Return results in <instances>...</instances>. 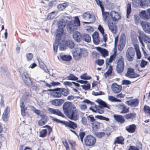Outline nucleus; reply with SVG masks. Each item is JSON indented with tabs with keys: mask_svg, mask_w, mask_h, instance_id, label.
Listing matches in <instances>:
<instances>
[{
	"mask_svg": "<svg viewBox=\"0 0 150 150\" xmlns=\"http://www.w3.org/2000/svg\"><path fill=\"white\" fill-rule=\"evenodd\" d=\"M118 108L119 109L121 110L120 113H127L129 112V108L124 103L119 104L118 105Z\"/></svg>",
	"mask_w": 150,
	"mask_h": 150,
	"instance_id": "5701e85b",
	"label": "nucleus"
},
{
	"mask_svg": "<svg viewBox=\"0 0 150 150\" xmlns=\"http://www.w3.org/2000/svg\"><path fill=\"white\" fill-rule=\"evenodd\" d=\"M139 103V99L138 98H135L127 101L126 103L131 107L134 108L138 105Z\"/></svg>",
	"mask_w": 150,
	"mask_h": 150,
	"instance_id": "aec40b11",
	"label": "nucleus"
},
{
	"mask_svg": "<svg viewBox=\"0 0 150 150\" xmlns=\"http://www.w3.org/2000/svg\"><path fill=\"white\" fill-rule=\"evenodd\" d=\"M132 1L137 4H139L141 6H148L150 4V0H132Z\"/></svg>",
	"mask_w": 150,
	"mask_h": 150,
	"instance_id": "393cba45",
	"label": "nucleus"
},
{
	"mask_svg": "<svg viewBox=\"0 0 150 150\" xmlns=\"http://www.w3.org/2000/svg\"><path fill=\"white\" fill-rule=\"evenodd\" d=\"M113 117L117 122L121 124L123 123L125 121V118L122 115L115 114L113 115Z\"/></svg>",
	"mask_w": 150,
	"mask_h": 150,
	"instance_id": "473e14b6",
	"label": "nucleus"
},
{
	"mask_svg": "<svg viewBox=\"0 0 150 150\" xmlns=\"http://www.w3.org/2000/svg\"><path fill=\"white\" fill-rule=\"evenodd\" d=\"M135 56V52L132 47H129L126 53V57L127 60L129 62L132 61Z\"/></svg>",
	"mask_w": 150,
	"mask_h": 150,
	"instance_id": "f8f14e48",
	"label": "nucleus"
},
{
	"mask_svg": "<svg viewBox=\"0 0 150 150\" xmlns=\"http://www.w3.org/2000/svg\"><path fill=\"white\" fill-rule=\"evenodd\" d=\"M82 39L87 42H90L91 41L90 36L87 34H84L82 35Z\"/></svg>",
	"mask_w": 150,
	"mask_h": 150,
	"instance_id": "37998d69",
	"label": "nucleus"
},
{
	"mask_svg": "<svg viewBox=\"0 0 150 150\" xmlns=\"http://www.w3.org/2000/svg\"><path fill=\"white\" fill-rule=\"evenodd\" d=\"M108 100L111 102H121L122 100H121L118 99L113 96H109L108 97Z\"/></svg>",
	"mask_w": 150,
	"mask_h": 150,
	"instance_id": "09e8293b",
	"label": "nucleus"
},
{
	"mask_svg": "<svg viewBox=\"0 0 150 150\" xmlns=\"http://www.w3.org/2000/svg\"><path fill=\"white\" fill-rule=\"evenodd\" d=\"M126 37L125 34H122L120 38V42L118 46L119 51H122L125 47V44Z\"/></svg>",
	"mask_w": 150,
	"mask_h": 150,
	"instance_id": "2eb2a0df",
	"label": "nucleus"
},
{
	"mask_svg": "<svg viewBox=\"0 0 150 150\" xmlns=\"http://www.w3.org/2000/svg\"><path fill=\"white\" fill-rule=\"evenodd\" d=\"M104 20L107 21L108 26L109 29L113 34L116 33L117 31V26L109 18V16L110 13L108 12L104 11V8L103 11H102Z\"/></svg>",
	"mask_w": 150,
	"mask_h": 150,
	"instance_id": "f257e3e1",
	"label": "nucleus"
},
{
	"mask_svg": "<svg viewBox=\"0 0 150 150\" xmlns=\"http://www.w3.org/2000/svg\"><path fill=\"white\" fill-rule=\"evenodd\" d=\"M21 114L22 116H25L26 115L25 110L27 109V108L25 106L23 102H22L21 105Z\"/></svg>",
	"mask_w": 150,
	"mask_h": 150,
	"instance_id": "ea45409f",
	"label": "nucleus"
},
{
	"mask_svg": "<svg viewBox=\"0 0 150 150\" xmlns=\"http://www.w3.org/2000/svg\"><path fill=\"white\" fill-rule=\"evenodd\" d=\"M41 116V119L39 120L38 124L39 126H43L47 122V117L45 115H42Z\"/></svg>",
	"mask_w": 150,
	"mask_h": 150,
	"instance_id": "c756f323",
	"label": "nucleus"
},
{
	"mask_svg": "<svg viewBox=\"0 0 150 150\" xmlns=\"http://www.w3.org/2000/svg\"><path fill=\"white\" fill-rule=\"evenodd\" d=\"M68 142L71 146V149L73 150L76 149L75 147L76 146V142L72 140H68Z\"/></svg>",
	"mask_w": 150,
	"mask_h": 150,
	"instance_id": "c03bdc74",
	"label": "nucleus"
},
{
	"mask_svg": "<svg viewBox=\"0 0 150 150\" xmlns=\"http://www.w3.org/2000/svg\"><path fill=\"white\" fill-rule=\"evenodd\" d=\"M141 24L143 30L146 33L150 34V23L146 21H142Z\"/></svg>",
	"mask_w": 150,
	"mask_h": 150,
	"instance_id": "6ab92c4d",
	"label": "nucleus"
},
{
	"mask_svg": "<svg viewBox=\"0 0 150 150\" xmlns=\"http://www.w3.org/2000/svg\"><path fill=\"white\" fill-rule=\"evenodd\" d=\"M134 48L136 51L137 58L138 59H139L141 58L142 56L141 53L139 50V46L137 45H135Z\"/></svg>",
	"mask_w": 150,
	"mask_h": 150,
	"instance_id": "a19ab883",
	"label": "nucleus"
},
{
	"mask_svg": "<svg viewBox=\"0 0 150 150\" xmlns=\"http://www.w3.org/2000/svg\"><path fill=\"white\" fill-rule=\"evenodd\" d=\"M26 56L28 61H30L32 60L33 57V54L31 53L26 54Z\"/></svg>",
	"mask_w": 150,
	"mask_h": 150,
	"instance_id": "bf43d9fd",
	"label": "nucleus"
},
{
	"mask_svg": "<svg viewBox=\"0 0 150 150\" xmlns=\"http://www.w3.org/2000/svg\"><path fill=\"white\" fill-rule=\"evenodd\" d=\"M72 37L74 40L78 42L81 41L82 38V36L80 33L77 31L73 33Z\"/></svg>",
	"mask_w": 150,
	"mask_h": 150,
	"instance_id": "bb28decb",
	"label": "nucleus"
},
{
	"mask_svg": "<svg viewBox=\"0 0 150 150\" xmlns=\"http://www.w3.org/2000/svg\"><path fill=\"white\" fill-rule=\"evenodd\" d=\"M125 75L130 78H134L139 76V74L135 73L134 69H133L130 67L128 68Z\"/></svg>",
	"mask_w": 150,
	"mask_h": 150,
	"instance_id": "dca6fc26",
	"label": "nucleus"
},
{
	"mask_svg": "<svg viewBox=\"0 0 150 150\" xmlns=\"http://www.w3.org/2000/svg\"><path fill=\"white\" fill-rule=\"evenodd\" d=\"M80 25V21L78 17H75L74 20L69 22L67 25V29L69 33H73L76 31Z\"/></svg>",
	"mask_w": 150,
	"mask_h": 150,
	"instance_id": "f03ea898",
	"label": "nucleus"
},
{
	"mask_svg": "<svg viewBox=\"0 0 150 150\" xmlns=\"http://www.w3.org/2000/svg\"><path fill=\"white\" fill-rule=\"evenodd\" d=\"M3 131V129L2 124V123H0V137L1 139L2 138L4 137V134H2Z\"/></svg>",
	"mask_w": 150,
	"mask_h": 150,
	"instance_id": "69168bd1",
	"label": "nucleus"
},
{
	"mask_svg": "<svg viewBox=\"0 0 150 150\" xmlns=\"http://www.w3.org/2000/svg\"><path fill=\"white\" fill-rule=\"evenodd\" d=\"M97 5L99 6L101 9V11H103L104 8L103 2L100 0H95Z\"/></svg>",
	"mask_w": 150,
	"mask_h": 150,
	"instance_id": "603ef678",
	"label": "nucleus"
},
{
	"mask_svg": "<svg viewBox=\"0 0 150 150\" xmlns=\"http://www.w3.org/2000/svg\"><path fill=\"white\" fill-rule=\"evenodd\" d=\"M22 77L25 83L28 86H30L32 83L30 78L29 77V74L27 72H24Z\"/></svg>",
	"mask_w": 150,
	"mask_h": 150,
	"instance_id": "a211bd4d",
	"label": "nucleus"
},
{
	"mask_svg": "<svg viewBox=\"0 0 150 150\" xmlns=\"http://www.w3.org/2000/svg\"><path fill=\"white\" fill-rule=\"evenodd\" d=\"M9 115L2 114V118L3 121L6 122L8 120Z\"/></svg>",
	"mask_w": 150,
	"mask_h": 150,
	"instance_id": "e2e57ef3",
	"label": "nucleus"
},
{
	"mask_svg": "<svg viewBox=\"0 0 150 150\" xmlns=\"http://www.w3.org/2000/svg\"><path fill=\"white\" fill-rule=\"evenodd\" d=\"M48 110L51 114L56 115L62 117H64L63 114L58 109H56L50 108H48Z\"/></svg>",
	"mask_w": 150,
	"mask_h": 150,
	"instance_id": "b1692460",
	"label": "nucleus"
},
{
	"mask_svg": "<svg viewBox=\"0 0 150 150\" xmlns=\"http://www.w3.org/2000/svg\"><path fill=\"white\" fill-rule=\"evenodd\" d=\"M127 18L129 17V16L131 12V4L130 2H128L127 6Z\"/></svg>",
	"mask_w": 150,
	"mask_h": 150,
	"instance_id": "de8ad7c7",
	"label": "nucleus"
},
{
	"mask_svg": "<svg viewBox=\"0 0 150 150\" xmlns=\"http://www.w3.org/2000/svg\"><path fill=\"white\" fill-rule=\"evenodd\" d=\"M95 118L100 120H103L107 121H108L109 120V118L105 117L102 115H96L95 116Z\"/></svg>",
	"mask_w": 150,
	"mask_h": 150,
	"instance_id": "5fc2aeb1",
	"label": "nucleus"
},
{
	"mask_svg": "<svg viewBox=\"0 0 150 150\" xmlns=\"http://www.w3.org/2000/svg\"><path fill=\"white\" fill-rule=\"evenodd\" d=\"M112 68L111 66H110L109 69H108L107 71L104 74L105 76L107 77L109 75H111L112 73Z\"/></svg>",
	"mask_w": 150,
	"mask_h": 150,
	"instance_id": "864d4df0",
	"label": "nucleus"
},
{
	"mask_svg": "<svg viewBox=\"0 0 150 150\" xmlns=\"http://www.w3.org/2000/svg\"><path fill=\"white\" fill-rule=\"evenodd\" d=\"M64 101L63 99H55L51 101V103L55 106H60L64 103Z\"/></svg>",
	"mask_w": 150,
	"mask_h": 150,
	"instance_id": "f704fd0d",
	"label": "nucleus"
},
{
	"mask_svg": "<svg viewBox=\"0 0 150 150\" xmlns=\"http://www.w3.org/2000/svg\"><path fill=\"white\" fill-rule=\"evenodd\" d=\"M91 16V14L88 12L85 13L83 15V17L85 20L90 18Z\"/></svg>",
	"mask_w": 150,
	"mask_h": 150,
	"instance_id": "6e6d98bb",
	"label": "nucleus"
},
{
	"mask_svg": "<svg viewBox=\"0 0 150 150\" xmlns=\"http://www.w3.org/2000/svg\"><path fill=\"white\" fill-rule=\"evenodd\" d=\"M65 115L69 119L74 121L77 120L79 118V112L75 107L73 108Z\"/></svg>",
	"mask_w": 150,
	"mask_h": 150,
	"instance_id": "423d86ee",
	"label": "nucleus"
},
{
	"mask_svg": "<svg viewBox=\"0 0 150 150\" xmlns=\"http://www.w3.org/2000/svg\"><path fill=\"white\" fill-rule=\"evenodd\" d=\"M84 140V144L86 146L91 147L95 146L96 139L92 135H88L85 137Z\"/></svg>",
	"mask_w": 150,
	"mask_h": 150,
	"instance_id": "39448f33",
	"label": "nucleus"
},
{
	"mask_svg": "<svg viewBox=\"0 0 150 150\" xmlns=\"http://www.w3.org/2000/svg\"><path fill=\"white\" fill-rule=\"evenodd\" d=\"M68 4L65 3H63L59 4L57 8L59 11H62L67 6Z\"/></svg>",
	"mask_w": 150,
	"mask_h": 150,
	"instance_id": "8fccbe9b",
	"label": "nucleus"
},
{
	"mask_svg": "<svg viewBox=\"0 0 150 150\" xmlns=\"http://www.w3.org/2000/svg\"><path fill=\"white\" fill-rule=\"evenodd\" d=\"M58 11H54L49 13L47 16L46 19L47 20H52L57 15Z\"/></svg>",
	"mask_w": 150,
	"mask_h": 150,
	"instance_id": "c9c22d12",
	"label": "nucleus"
},
{
	"mask_svg": "<svg viewBox=\"0 0 150 150\" xmlns=\"http://www.w3.org/2000/svg\"><path fill=\"white\" fill-rule=\"evenodd\" d=\"M147 63L148 62H147L144 60H142L140 66L141 67L144 68L147 64Z\"/></svg>",
	"mask_w": 150,
	"mask_h": 150,
	"instance_id": "774afa93",
	"label": "nucleus"
},
{
	"mask_svg": "<svg viewBox=\"0 0 150 150\" xmlns=\"http://www.w3.org/2000/svg\"><path fill=\"white\" fill-rule=\"evenodd\" d=\"M125 143V138L122 136L117 137L115 138L113 144L123 145Z\"/></svg>",
	"mask_w": 150,
	"mask_h": 150,
	"instance_id": "c85d7f7f",
	"label": "nucleus"
},
{
	"mask_svg": "<svg viewBox=\"0 0 150 150\" xmlns=\"http://www.w3.org/2000/svg\"><path fill=\"white\" fill-rule=\"evenodd\" d=\"M110 16L112 20L114 21H117L121 18L120 15L115 11H112L110 12Z\"/></svg>",
	"mask_w": 150,
	"mask_h": 150,
	"instance_id": "f3484780",
	"label": "nucleus"
},
{
	"mask_svg": "<svg viewBox=\"0 0 150 150\" xmlns=\"http://www.w3.org/2000/svg\"><path fill=\"white\" fill-rule=\"evenodd\" d=\"M117 55V52H114L112 55H111L109 59L107 58L105 60V63L107 66L109 65V64L111 63L114 60Z\"/></svg>",
	"mask_w": 150,
	"mask_h": 150,
	"instance_id": "7c9ffc66",
	"label": "nucleus"
},
{
	"mask_svg": "<svg viewBox=\"0 0 150 150\" xmlns=\"http://www.w3.org/2000/svg\"><path fill=\"white\" fill-rule=\"evenodd\" d=\"M60 57L62 60L66 61H69L72 59L71 56L69 55H61Z\"/></svg>",
	"mask_w": 150,
	"mask_h": 150,
	"instance_id": "58836bf2",
	"label": "nucleus"
},
{
	"mask_svg": "<svg viewBox=\"0 0 150 150\" xmlns=\"http://www.w3.org/2000/svg\"><path fill=\"white\" fill-rule=\"evenodd\" d=\"M136 125L134 124L130 125L125 127L126 130L129 133H134L136 129Z\"/></svg>",
	"mask_w": 150,
	"mask_h": 150,
	"instance_id": "cd10ccee",
	"label": "nucleus"
},
{
	"mask_svg": "<svg viewBox=\"0 0 150 150\" xmlns=\"http://www.w3.org/2000/svg\"><path fill=\"white\" fill-rule=\"evenodd\" d=\"M60 88H57L54 89H48L47 91H51V95L55 98H59L61 97L62 95L61 92Z\"/></svg>",
	"mask_w": 150,
	"mask_h": 150,
	"instance_id": "4468645a",
	"label": "nucleus"
},
{
	"mask_svg": "<svg viewBox=\"0 0 150 150\" xmlns=\"http://www.w3.org/2000/svg\"><path fill=\"white\" fill-rule=\"evenodd\" d=\"M104 63V61L102 59H98L95 61V63L99 66L102 65Z\"/></svg>",
	"mask_w": 150,
	"mask_h": 150,
	"instance_id": "13d9d810",
	"label": "nucleus"
},
{
	"mask_svg": "<svg viewBox=\"0 0 150 150\" xmlns=\"http://www.w3.org/2000/svg\"><path fill=\"white\" fill-rule=\"evenodd\" d=\"M62 143L65 147L66 150H70L69 145L66 140L65 139L62 141Z\"/></svg>",
	"mask_w": 150,
	"mask_h": 150,
	"instance_id": "4d7b16f0",
	"label": "nucleus"
},
{
	"mask_svg": "<svg viewBox=\"0 0 150 150\" xmlns=\"http://www.w3.org/2000/svg\"><path fill=\"white\" fill-rule=\"evenodd\" d=\"M143 111L145 114H148L150 115V107L146 105H144L143 108Z\"/></svg>",
	"mask_w": 150,
	"mask_h": 150,
	"instance_id": "3c124183",
	"label": "nucleus"
},
{
	"mask_svg": "<svg viewBox=\"0 0 150 150\" xmlns=\"http://www.w3.org/2000/svg\"><path fill=\"white\" fill-rule=\"evenodd\" d=\"M96 135L98 138H101L104 137L105 135V134L104 132H102L97 133Z\"/></svg>",
	"mask_w": 150,
	"mask_h": 150,
	"instance_id": "0e129e2a",
	"label": "nucleus"
},
{
	"mask_svg": "<svg viewBox=\"0 0 150 150\" xmlns=\"http://www.w3.org/2000/svg\"><path fill=\"white\" fill-rule=\"evenodd\" d=\"M124 61L125 59L124 57L122 56H121L118 59L117 62L116 69L117 72L119 73H121L123 71Z\"/></svg>",
	"mask_w": 150,
	"mask_h": 150,
	"instance_id": "9d476101",
	"label": "nucleus"
},
{
	"mask_svg": "<svg viewBox=\"0 0 150 150\" xmlns=\"http://www.w3.org/2000/svg\"><path fill=\"white\" fill-rule=\"evenodd\" d=\"M66 79L67 80L72 81H76L78 79L77 77H76L73 74H70L68 76H67Z\"/></svg>",
	"mask_w": 150,
	"mask_h": 150,
	"instance_id": "49530a36",
	"label": "nucleus"
},
{
	"mask_svg": "<svg viewBox=\"0 0 150 150\" xmlns=\"http://www.w3.org/2000/svg\"><path fill=\"white\" fill-rule=\"evenodd\" d=\"M140 16L144 20L149 19V16L147 14V11L142 10L140 13Z\"/></svg>",
	"mask_w": 150,
	"mask_h": 150,
	"instance_id": "4c0bfd02",
	"label": "nucleus"
},
{
	"mask_svg": "<svg viewBox=\"0 0 150 150\" xmlns=\"http://www.w3.org/2000/svg\"><path fill=\"white\" fill-rule=\"evenodd\" d=\"M92 37L93 42L95 44L97 45L100 42V37L98 33L97 32H95L92 35Z\"/></svg>",
	"mask_w": 150,
	"mask_h": 150,
	"instance_id": "72a5a7b5",
	"label": "nucleus"
},
{
	"mask_svg": "<svg viewBox=\"0 0 150 150\" xmlns=\"http://www.w3.org/2000/svg\"><path fill=\"white\" fill-rule=\"evenodd\" d=\"M98 112L100 114H103L104 112L103 107L101 106H99L96 109Z\"/></svg>",
	"mask_w": 150,
	"mask_h": 150,
	"instance_id": "052dcab7",
	"label": "nucleus"
},
{
	"mask_svg": "<svg viewBox=\"0 0 150 150\" xmlns=\"http://www.w3.org/2000/svg\"><path fill=\"white\" fill-rule=\"evenodd\" d=\"M64 112L66 115L73 108H71L70 103L65 102L63 105Z\"/></svg>",
	"mask_w": 150,
	"mask_h": 150,
	"instance_id": "a878e982",
	"label": "nucleus"
},
{
	"mask_svg": "<svg viewBox=\"0 0 150 150\" xmlns=\"http://www.w3.org/2000/svg\"><path fill=\"white\" fill-rule=\"evenodd\" d=\"M61 92V94L64 96H67L69 94V90L68 88H60Z\"/></svg>",
	"mask_w": 150,
	"mask_h": 150,
	"instance_id": "79ce46f5",
	"label": "nucleus"
},
{
	"mask_svg": "<svg viewBox=\"0 0 150 150\" xmlns=\"http://www.w3.org/2000/svg\"><path fill=\"white\" fill-rule=\"evenodd\" d=\"M88 120L90 121L92 125V129L93 131H96L100 128V123L96 121L94 117L91 115L87 117Z\"/></svg>",
	"mask_w": 150,
	"mask_h": 150,
	"instance_id": "1a4fd4ad",
	"label": "nucleus"
},
{
	"mask_svg": "<svg viewBox=\"0 0 150 150\" xmlns=\"http://www.w3.org/2000/svg\"><path fill=\"white\" fill-rule=\"evenodd\" d=\"M138 37L140 42L142 45V46L144 47V42L146 44L150 43V38L143 33H140Z\"/></svg>",
	"mask_w": 150,
	"mask_h": 150,
	"instance_id": "9b49d317",
	"label": "nucleus"
},
{
	"mask_svg": "<svg viewBox=\"0 0 150 150\" xmlns=\"http://www.w3.org/2000/svg\"><path fill=\"white\" fill-rule=\"evenodd\" d=\"M96 49L100 52L102 57L105 58L108 56V51L105 49L102 48L100 47H96Z\"/></svg>",
	"mask_w": 150,
	"mask_h": 150,
	"instance_id": "2f4dec72",
	"label": "nucleus"
},
{
	"mask_svg": "<svg viewBox=\"0 0 150 150\" xmlns=\"http://www.w3.org/2000/svg\"><path fill=\"white\" fill-rule=\"evenodd\" d=\"M42 128H46L41 130L39 132V136L40 137L44 138L46 137L47 135L50 136L51 132L52 131V128L49 125H46L42 127Z\"/></svg>",
	"mask_w": 150,
	"mask_h": 150,
	"instance_id": "0eeeda50",
	"label": "nucleus"
},
{
	"mask_svg": "<svg viewBox=\"0 0 150 150\" xmlns=\"http://www.w3.org/2000/svg\"><path fill=\"white\" fill-rule=\"evenodd\" d=\"M136 115L135 112L129 113L125 115L124 116L127 120H133L136 118Z\"/></svg>",
	"mask_w": 150,
	"mask_h": 150,
	"instance_id": "e433bc0d",
	"label": "nucleus"
},
{
	"mask_svg": "<svg viewBox=\"0 0 150 150\" xmlns=\"http://www.w3.org/2000/svg\"><path fill=\"white\" fill-rule=\"evenodd\" d=\"M64 125L66 127L71 129L70 131L74 134H76V132L74 131V130L78 127L76 123L70 120L68 121H64Z\"/></svg>",
	"mask_w": 150,
	"mask_h": 150,
	"instance_id": "ddd939ff",
	"label": "nucleus"
},
{
	"mask_svg": "<svg viewBox=\"0 0 150 150\" xmlns=\"http://www.w3.org/2000/svg\"><path fill=\"white\" fill-rule=\"evenodd\" d=\"M85 135V133L83 132H81L79 133V135L80 137V139L81 142H83V139Z\"/></svg>",
	"mask_w": 150,
	"mask_h": 150,
	"instance_id": "338daca9",
	"label": "nucleus"
},
{
	"mask_svg": "<svg viewBox=\"0 0 150 150\" xmlns=\"http://www.w3.org/2000/svg\"><path fill=\"white\" fill-rule=\"evenodd\" d=\"M97 100L98 102L100 105L99 106H101L103 107L109 108L108 105L105 102L100 99H98Z\"/></svg>",
	"mask_w": 150,
	"mask_h": 150,
	"instance_id": "a18cd8bd",
	"label": "nucleus"
},
{
	"mask_svg": "<svg viewBox=\"0 0 150 150\" xmlns=\"http://www.w3.org/2000/svg\"><path fill=\"white\" fill-rule=\"evenodd\" d=\"M60 45L62 47H61L60 50H63L66 47H68L71 49L73 48L74 46V42L71 40H63L61 41Z\"/></svg>",
	"mask_w": 150,
	"mask_h": 150,
	"instance_id": "6e6552de",
	"label": "nucleus"
},
{
	"mask_svg": "<svg viewBox=\"0 0 150 150\" xmlns=\"http://www.w3.org/2000/svg\"><path fill=\"white\" fill-rule=\"evenodd\" d=\"M66 25L65 22L64 20L61 19L57 23L58 29L57 30V32L56 36L62 37L63 36L65 35L64 30Z\"/></svg>",
	"mask_w": 150,
	"mask_h": 150,
	"instance_id": "20e7f679",
	"label": "nucleus"
},
{
	"mask_svg": "<svg viewBox=\"0 0 150 150\" xmlns=\"http://www.w3.org/2000/svg\"><path fill=\"white\" fill-rule=\"evenodd\" d=\"M88 52L85 49L78 48L73 53V57L76 60L81 59L82 57H85L87 56Z\"/></svg>",
	"mask_w": 150,
	"mask_h": 150,
	"instance_id": "7ed1b4c3",
	"label": "nucleus"
},
{
	"mask_svg": "<svg viewBox=\"0 0 150 150\" xmlns=\"http://www.w3.org/2000/svg\"><path fill=\"white\" fill-rule=\"evenodd\" d=\"M81 79L86 80H89L91 79L90 76H87L86 74H85L81 76Z\"/></svg>",
	"mask_w": 150,
	"mask_h": 150,
	"instance_id": "680f3d73",
	"label": "nucleus"
},
{
	"mask_svg": "<svg viewBox=\"0 0 150 150\" xmlns=\"http://www.w3.org/2000/svg\"><path fill=\"white\" fill-rule=\"evenodd\" d=\"M112 91L115 93H120L122 90V87L121 86L118 85L116 83H113L111 86Z\"/></svg>",
	"mask_w": 150,
	"mask_h": 150,
	"instance_id": "412c9836",
	"label": "nucleus"
},
{
	"mask_svg": "<svg viewBox=\"0 0 150 150\" xmlns=\"http://www.w3.org/2000/svg\"><path fill=\"white\" fill-rule=\"evenodd\" d=\"M62 37L60 36H56V39L55 41L54 44L53 45V49L55 52H57L58 48V46L59 45L61 47V45L60 43L61 38ZM61 47H62L61 46Z\"/></svg>",
	"mask_w": 150,
	"mask_h": 150,
	"instance_id": "4be33fe9",
	"label": "nucleus"
}]
</instances>
